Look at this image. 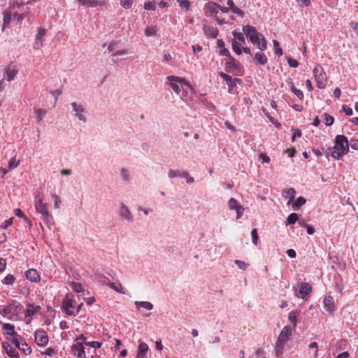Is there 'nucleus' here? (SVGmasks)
<instances>
[{"label": "nucleus", "mask_w": 358, "mask_h": 358, "mask_svg": "<svg viewBox=\"0 0 358 358\" xmlns=\"http://www.w3.org/2000/svg\"><path fill=\"white\" fill-rule=\"evenodd\" d=\"M17 73L18 69L13 63L10 64L4 69V75L6 76L5 78L8 82L12 81L17 76Z\"/></svg>", "instance_id": "8"}, {"label": "nucleus", "mask_w": 358, "mask_h": 358, "mask_svg": "<svg viewBox=\"0 0 358 358\" xmlns=\"http://www.w3.org/2000/svg\"><path fill=\"white\" fill-rule=\"evenodd\" d=\"M234 262L238 266V267L241 270H245L248 266V264L241 260H235Z\"/></svg>", "instance_id": "53"}, {"label": "nucleus", "mask_w": 358, "mask_h": 358, "mask_svg": "<svg viewBox=\"0 0 358 358\" xmlns=\"http://www.w3.org/2000/svg\"><path fill=\"white\" fill-rule=\"evenodd\" d=\"M168 176L171 178H175V177L187 178L188 176V172L185 171H181V170L171 169L169 171Z\"/></svg>", "instance_id": "26"}, {"label": "nucleus", "mask_w": 358, "mask_h": 358, "mask_svg": "<svg viewBox=\"0 0 358 358\" xmlns=\"http://www.w3.org/2000/svg\"><path fill=\"white\" fill-rule=\"evenodd\" d=\"M299 224L301 225V226H304L307 228V233L310 235H312L314 234L315 232V229L313 226L311 225H309V224H307L306 223H303V222H301V221H299Z\"/></svg>", "instance_id": "54"}, {"label": "nucleus", "mask_w": 358, "mask_h": 358, "mask_svg": "<svg viewBox=\"0 0 358 358\" xmlns=\"http://www.w3.org/2000/svg\"><path fill=\"white\" fill-rule=\"evenodd\" d=\"M287 62H288L289 66L293 67V68L297 67L299 65L298 62L296 59H292L291 57L287 58Z\"/></svg>", "instance_id": "61"}, {"label": "nucleus", "mask_w": 358, "mask_h": 358, "mask_svg": "<svg viewBox=\"0 0 358 358\" xmlns=\"http://www.w3.org/2000/svg\"><path fill=\"white\" fill-rule=\"evenodd\" d=\"M219 75L224 79V80H225L227 85L229 87V92L232 93L234 91V87L236 86L234 78H232L231 76L224 73V72H220Z\"/></svg>", "instance_id": "17"}, {"label": "nucleus", "mask_w": 358, "mask_h": 358, "mask_svg": "<svg viewBox=\"0 0 358 358\" xmlns=\"http://www.w3.org/2000/svg\"><path fill=\"white\" fill-rule=\"evenodd\" d=\"M156 28L154 27H147L145 29V34L147 36H155L156 34Z\"/></svg>", "instance_id": "48"}, {"label": "nucleus", "mask_w": 358, "mask_h": 358, "mask_svg": "<svg viewBox=\"0 0 358 358\" xmlns=\"http://www.w3.org/2000/svg\"><path fill=\"white\" fill-rule=\"evenodd\" d=\"M298 219H299L298 214H296L295 213H292L288 215L287 220H286V224L287 225L294 224L296 223V222L297 221Z\"/></svg>", "instance_id": "35"}, {"label": "nucleus", "mask_w": 358, "mask_h": 358, "mask_svg": "<svg viewBox=\"0 0 358 358\" xmlns=\"http://www.w3.org/2000/svg\"><path fill=\"white\" fill-rule=\"evenodd\" d=\"M85 345L94 348H99L101 346V343L98 341L85 342Z\"/></svg>", "instance_id": "59"}, {"label": "nucleus", "mask_w": 358, "mask_h": 358, "mask_svg": "<svg viewBox=\"0 0 358 358\" xmlns=\"http://www.w3.org/2000/svg\"><path fill=\"white\" fill-rule=\"evenodd\" d=\"M10 9L20 11L21 13L25 11L27 14L29 13V8L25 6L24 3H19L18 1L14 2Z\"/></svg>", "instance_id": "27"}, {"label": "nucleus", "mask_w": 358, "mask_h": 358, "mask_svg": "<svg viewBox=\"0 0 358 358\" xmlns=\"http://www.w3.org/2000/svg\"><path fill=\"white\" fill-rule=\"evenodd\" d=\"M243 31L245 36L249 38L250 40L252 38H254V37L258 36L260 33H259L256 28L250 26V25H246L243 27Z\"/></svg>", "instance_id": "16"}, {"label": "nucleus", "mask_w": 358, "mask_h": 358, "mask_svg": "<svg viewBox=\"0 0 358 358\" xmlns=\"http://www.w3.org/2000/svg\"><path fill=\"white\" fill-rule=\"evenodd\" d=\"M250 41L254 45H257L260 50L263 51L266 49V41L262 34H259L258 36L254 37V38H252Z\"/></svg>", "instance_id": "12"}, {"label": "nucleus", "mask_w": 358, "mask_h": 358, "mask_svg": "<svg viewBox=\"0 0 358 358\" xmlns=\"http://www.w3.org/2000/svg\"><path fill=\"white\" fill-rule=\"evenodd\" d=\"M306 202V200L304 197L303 196H299L296 199V200L294 201V203H293V208L294 209L296 208H300L301 206H302L303 204H305Z\"/></svg>", "instance_id": "37"}, {"label": "nucleus", "mask_w": 358, "mask_h": 358, "mask_svg": "<svg viewBox=\"0 0 358 358\" xmlns=\"http://www.w3.org/2000/svg\"><path fill=\"white\" fill-rule=\"evenodd\" d=\"M167 80L171 82L169 85L173 89V90L176 93L179 94V92L181 91V87L178 85L177 83H182L185 81V80L182 78L175 76H168Z\"/></svg>", "instance_id": "9"}, {"label": "nucleus", "mask_w": 358, "mask_h": 358, "mask_svg": "<svg viewBox=\"0 0 358 358\" xmlns=\"http://www.w3.org/2000/svg\"><path fill=\"white\" fill-rule=\"evenodd\" d=\"M148 346L145 343H141L138 345L137 358H146Z\"/></svg>", "instance_id": "28"}, {"label": "nucleus", "mask_w": 358, "mask_h": 358, "mask_svg": "<svg viewBox=\"0 0 358 358\" xmlns=\"http://www.w3.org/2000/svg\"><path fill=\"white\" fill-rule=\"evenodd\" d=\"M203 31L207 36H208L213 38H215L218 35L217 29L215 28L212 26H208V25L204 24Z\"/></svg>", "instance_id": "25"}, {"label": "nucleus", "mask_w": 358, "mask_h": 358, "mask_svg": "<svg viewBox=\"0 0 358 358\" xmlns=\"http://www.w3.org/2000/svg\"><path fill=\"white\" fill-rule=\"evenodd\" d=\"M251 236L252 239V243L254 245H257L258 243V234H257V229H254L251 231Z\"/></svg>", "instance_id": "49"}, {"label": "nucleus", "mask_w": 358, "mask_h": 358, "mask_svg": "<svg viewBox=\"0 0 358 358\" xmlns=\"http://www.w3.org/2000/svg\"><path fill=\"white\" fill-rule=\"evenodd\" d=\"M229 59V61L225 64L226 67L233 70H239L240 64L231 56Z\"/></svg>", "instance_id": "29"}, {"label": "nucleus", "mask_w": 358, "mask_h": 358, "mask_svg": "<svg viewBox=\"0 0 358 358\" xmlns=\"http://www.w3.org/2000/svg\"><path fill=\"white\" fill-rule=\"evenodd\" d=\"M144 8L148 10H154L156 8L155 4L152 1L145 3Z\"/></svg>", "instance_id": "56"}, {"label": "nucleus", "mask_w": 358, "mask_h": 358, "mask_svg": "<svg viewBox=\"0 0 358 358\" xmlns=\"http://www.w3.org/2000/svg\"><path fill=\"white\" fill-rule=\"evenodd\" d=\"M255 59L261 65H264L268 61L266 56L264 54L259 52H257L255 55Z\"/></svg>", "instance_id": "34"}, {"label": "nucleus", "mask_w": 358, "mask_h": 358, "mask_svg": "<svg viewBox=\"0 0 358 358\" xmlns=\"http://www.w3.org/2000/svg\"><path fill=\"white\" fill-rule=\"evenodd\" d=\"M26 278L31 282H37L40 281L41 277L36 269L31 268L26 271Z\"/></svg>", "instance_id": "18"}, {"label": "nucleus", "mask_w": 358, "mask_h": 358, "mask_svg": "<svg viewBox=\"0 0 358 358\" xmlns=\"http://www.w3.org/2000/svg\"><path fill=\"white\" fill-rule=\"evenodd\" d=\"M121 176H122V180L125 182H129L130 180L129 171L125 168L122 169Z\"/></svg>", "instance_id": "45"}, {"label": "nucleus", "mask_w": 358, "mask_h": 358, "mask_svg": "<svg viewBox=\"0 0 358 358\" xmlns=\"http://www.w3.org/2000/svg\"><path fill=\"white\" fill-rule=\"evenodd\" d=\"M13 343L10 342L9 338L8 341L3 343V347L6 350V354L11 358H20V355L17 352V348L13 346Z\"/></svg>", "instance_id": "7"}, {"label": "nucleus", "mask_w": 358, "mask_h": 358, "mask_svg": "<svg viewBox=\"0 0 358 358\" xmlns=\"http://www.w3.org/2000/svg\"><path fill=\"white\" fill-rule=\"evenodd\" d=\"M3 327L6 331V334L11 336V338L18 337V338H21V336L15 331L14 325L9 323L3 324Z\"/></svg>", "instance_id": "22"}, {"label": "nucleus", "mask_w": 358, "mask_h": 358, "mask_svg": "<svg viewBox=\"0 0 358 358\" xmlns=\"http://www.w3.org/2000/svg\"><path fill=\"white\" fill-rule=\"evenodd\" d=\"M180 6L185 9V10H187L189 8V1L188 0H178Z\"/></svg>", "instance_id": "51"}, {"label": "nucleus", "mask_w": 358, "mask_h": 358, "mask_svg": "<svg viewBox=\"0 0 358 358\" xmlns=\"http://www.w3.org/2000/svg\"><path fill=\"white\" fill-rule=\"evenodd\" d=\"M76 1L82 6H87L88 7H95L97 6H103L104 1L97 0H76Z\"/></svg>", "instance_id": "20"}, {"label": "nucleus", "mask_w": 358, "mask_h": 358, "mask_svg": "<svg viewBox=\"0 0 358 358\" xmlns=\"http://www.w3.org/2000/svg\"><path fill=\"white\" fill-rule=\"evenodd\" d=\"M71 105L73 110L75 112V115L79 119V120L86 122L87 117L84 115V113L86 112L85 107L76 102H72Z\"/></svg>", "instance_id": "5"}, {"label": "nucleus", "mask_w": 358, "mask_h": 358, "mask_svg": "<svg viewBox=\"0 0 358 358\" xmlns=\"http://www.w3.org/2000/svg\"><path fill=\"white\" fill-rule=\"evenodd\" d=\"M291 91L299 99H302L303 98V93L301 90H298L295 87L293 83H291L290 85Z\"/></svg>", "instance_id": "39"}, {"label": "nucleus", "mask_w": 358, "mask_h": 358, "mask_svg": "<svg viewBox=\"0 0 358 358\" xmlns=\"http://www.w3.org/2000/svg\"><path fill=\"white\" fill-rule=\"evenodd\" d=\"M74 307V301L72 299H66L63 301L62 308L66 314L69 315H73V311L70 310L69 309L70 308Z\"/></svg>", "instance_id": "23"}, {"label": "nucleus", "mask_w": 358, "mask_h": 358, "mask_svg": "<svg viewBox=\"0 0 358 358\" xmlns=\"http://www.w3.org/2000/svg\"><path fill=\"white\" fill-rule=\"evenodd\" d=\"M11 315L8 317L9 320H15V317L18 315L20 313L24 312V307L17 302L12 303L10 304Z\"/></svg>", "instance_id": "11"}, {"label": "nucleus", "mask_w": 358, "mask_h": 358, "mask_svg": "<svg viewBox=\"0 0 358 358\" xmlns=\"http://www.w3.org/2000/svg\"><path fill=\"white\" fill-rule=\"evenodd\" d=\"M349 146H350L355 150H358V140L351 139L349 143Z\"/></svg>", "instance_id": "60"}, {"label": "nucleus", "mask_w": 358, "mask_h": 358, "mask_svg": "<svg viewBox=\"0 0 358 358\" xmlns=\"http://www.w3.org/2000/svg\"><path fill=\"white\" fill-rule=\"evenodd\" d=\"M43 196L41 194L36 196L35 208L36 211L41 215V219L47 224H52L53 217L48 210V205L43 202Z\"/></svg>", "instance_id": "2"}, {"label": "nucleus", "mask_w": 358, "mask_h": 358, "mask_svg": "<svg viewBox=\"0 0 358 358\" xmlns=\"http://www.w3.org/2000/svg\"><path fill=\"white\" fill-rule=\"evenodd\" d=\"M311 290H312V287L308 283H307V282L301 283L300 287H299L300 296H299V297H301L302 299H304L305 296H306L311 292Z\"/></svg>", "instance_id": "19"}, {"label": "nucleus", "mask_w": 358, "mask_h": 358, "mask_svg": "<svg viewBox=\"0 0 358 358\" xmlns=\"http://www.w3.org/2000/svg\"><path fill=\"white\" fill-rule=\"evenodd\" d=\"M15 281V277L13 275L8 274L7 275L4 280L3 283L6 285H12Z\"/></svg>", "instance_id": "50"}, {"label": "nucleus", "mask_w": 358, "mask_h": 358, "mask_svg": "<svg viewBox=\"0 0 358 358\" xmlns=\"http://www.w3.org/2000/svg\"><path fill=\"white\" fill-rule=\"evenodd\" d=\"M231 10L234 13L236 14L238 16H241V17L244 16V14H245L244 12L241 9L238 8L236 5L234 6V7H232L231 8Z\"/></svg>", "instance_id": "55"}, {"label": "nucleus", "mask_w": 358, "mask_h": 358, "mask_svg": "<svg viewBox=\"0 0 358 358\" xmlns=\"http://www.w3.org/2000/svg\"><path fill=\"white\" fill-rule=\"evenodd\" d=\"M217 6L218 5L217 4H213L208 7V11L210 13L211 15H216L218 13L217 9V8H218Z\"/></svg>", "instance_id": "62"}, {"label": "nucleus", "mask_w": 358, "mask_h": 358, "mask_svg": "<svg viewBox=\"0 0 358 358\" xmlns=\"http://www.w3.org/2000/svg\"><path fill=\"white\" fill-rule=\"evenodd\" d=\"M120 216L125 218L128 221L132 220L131 213L130 212L129 208L124 203L120 204Z\"/></svg>", "instance_id": "24"}, {"label": "nucleus", "mask_w": 358, "mask_h": 358, "mask_svg": "<svg viewBox=\"0 0 358 358\" xmlns=\"http://www.w3.org/2000/svg\"><path fill=\"white\" fill-rule=\"evenodd\" d=\"M285 345V343L277 340L275 347V354L277 357H280L283 354Z\"/></svg>", "instance_id": "30"}, {"label": "nucleus", "mask_w": 358, "mask_h": 358, "mask_svg": "<svg viewBox=\"0 0 358 358\" xmlns=\"http://www.w3.org/2000/svg\"><path fill=\"white\" fill-rule=\"evenodd\" d=\"M13 10V17L15 19H17V20L18 22L22 20L27 15V13H26L25 11L18 13L17 10Z\"/></svg>", "instance_id": "38"}, {"label": "nucleus", "mask_w": 358, "mask_h": 358, "mask_svg": "<svg viewBox=\"0 0 358 358\" xmlns=\"http://www.w3.org/2000/svg\"><path fill=\"white\" fill-rule=\"evenodd\" d=\"M299 312L297 310H292L288 315L289 320L292 323L294 329L296 327V317H298Z\"/></svg>", "instance_id": "32"}, {"label": "nucleus", "mask_w": 358, "mask_h": 358, "mask_svg": "<svg viewBox=\"0 0 358 358\" xmlns=\"http://www.w3.org/2000/svg\"><path fill=\"white\" fill-rule=\"evenodd\" d=\"M108 285L117 292L124 293L120 283L108 282Z\"/></svg>", "instance_id": "43"}, {"label": "nucleus", "mask_w": 358, "mask_h": 358, "mask_svg": "<svg viewBox=\"0 0 358 358\" xmlns=\"http://www.w3.org/2000/svg\"><path fill=\"white\" fill-rule=\"evenodd\" d=\"M284 192H285L287 196H289V201L288 202V204H289V203L294 199L295 197V194H296V191L294 190V188H289V189H285L284 190Z\"/></svg>", "instance_id": "40"}, {"label": "nucleus", "mask_w": 358, "mask_h": 358, "mask_svg": "<svg viewBox=\"0 0 358 358\" xmlns=\"http://www.w3.org/2000/svg\"><path fill=\"white\" fill-rule=\"evenodd\" d=\"M72 351L78 357L82 358L84 357L85 358V350L82 343L78 342L77 345H73Z\"/></svg>", "instance_id": "21"}, {"label": "nucleus", "mask_w": 358, "mask_h": 358, "mask_svg": "<svg viewBox=\"0 0 358 358\" xmlns=\"http://www.w3.org/2000/svg\"><path fill=\"white\" fill-rule=\"evenodd\" d=\"M73 288V290L78 293L83 291V287L80 283H74Z\"/></svg>", "instance_id": "64"}, {"label": "nucleus", "mask_w": 358, "mask_h": 358, "mask_svg": "<svg viewBox=\"0 0 358 358\" xmlns=\"http://www.w3.org/2000/svg\"><path fill=\"white\" fill-rule=\"evenodd\" d=\"M45 34V29L44 28H39L38 30V33L36 36L35 42L34 43L33 48L35 50H38L43 46L42 38Z\"/></svg>", "instance_id": "14"}, {"label": "nucleus", "mask_w": 358, "mask_h": 358, "mask_svg": "<svg viewBox=\"0 0 358 358\" xmlns=\"http://www.w3.org/2000/svg\"><path fill=\"white\" fill-rule=\"evenodd\" d=\"M0 313L3 316L9 317L10 315H11L10 305H8V306H6L2 310H1Z\"/></svg>", "instance_id": "57"}, {"label": "nucleus", "mask_w": 358, "mask_h": 358, "mask_svg": "<svg viewBox=\"0 0 358 358\" xmlns=\"http://www.w3.org/2000/svg\"><path fill=\"white\" fill-rule=\"evenodd\" d=\"M52 199L54 200V206L55 208H58L59 207V204L61 203V200L59 197L56 194H52Z\"/></svg>", "instance_id": "58"}, {"label": "nucleus", "mask_w": 358, "mask_h": 358, "mask_svg": "<svg viewBox=\"0 0 358 358\" xmlns=\"http://www.w3.org/2000/svg\"><path fill=\"white\" fill-rule=\"evenodd\" d=\"M133 3V0H120V5L125 9L129 8Z\"/></svg>", "instance_id": "52"}, {"label": "nucleus", "mask_w": 358, "mask_h": 358, "mask_svg": "<svg viewBox=\"0 0 358 358\" xmlns=\"http://www.w3.org/2000/svg\"><path fill=\"white\" fill-rule=\"evenodd\" d=\"M334 118L333 116L324 113V124L326 126H331L334 124Z\"/></svg>", "instance_id": "44"}, {"label": "nucleus", "mask_w": 358, "mask_h": 358, "mask_svg": "<svg viewBox=\"0 0 358 358\" xmlns=\"http://www.w3.org/2000/svg\"><path fill=\"white\" fill-rule=\"evenodd\" d=\"M12 15H13L12 9H10V11H7L4 14L2 31H3L5 29V28L8 26V24L10 22Z\"/></svg>", "instance_id": "33"}, {"label": "nucleus", "mask_w": 358, "mask_h": 358, "mask_svg": "<svg viewBox=\"0 0 358 358\" xmlns=\"http://www.w3.org/2000/svg\"><path fill=\"white\" fill-rule=\"evenodd\" d=\"M342 110L344 111V113L347 115H352L353 112H352V109L348 106H347L346 105H343V108H342Z\"/></svg>", "instance_id": "63"}, {"label": "nucleus", "mask_w": 358, "mask_h": 358, "mask_svg": "<svg viewBox=\"0 0 358 358\" xmlns=\"http://www.w3.org/2000/svg\"><path fill=\"white\" fill-rule=\"evenodd\" d=\"M135 305L138 309L140 308H144L147 310H152L153 308V305L149 301H135Z\"/></svg>", "instance_id": "31"}, {"label": "nucleus", "mask_w": 358, "mask_h": 358, "mask_svg": "<svg viewBox=\"0 0 358 358\" xmlns=\"http://www.w3.org/2000/svg\"><path fill=\"white\" fill-rule=\"evenodd\" d=\"M349 150L348 138L344 135H337L335 138V145L332 148L331 156L336 159H340Z\"/></svg>", "instance_id": "1"}, {"label": "nucleus", "mask_w": 358, "mask_h": 358, "mask_svg": "<svg viewBox=\"0 0 358 358\" xmlns=\"http://www.w3.org/2000/svg\"><path fill=\"white\" fill-rule=\"evenodd\" d=\"M292 337V329L289 326H285L280 331L278 340L280 342L287 343Z\"/></svg>", "instance_id": "13"}, {"label": "nucleus", "mask_w": 358, "mask_h": 358, "mask_svg": "<svg viewBox=\"0 0 358 358\" xmlns=\"http://www.w3.org/2000/svg\"><path fill=\"white\" fill-rule=\"evenodd\" d=\"M10 342H11L15 347L23 352L25 355H29L31 352V347H29L25 342L22 343V338H18V337L15 338H9Z\"/></svg>", "instance_id": "4"}, {"label": "nucleus", "mask_w": 358, "mask_h": 358, "mask_svg": "<svg viewBox=\"0 0 358 358\" xmlns=\"http://www.w3.org/2000/svg\"><path fill=\"white\" fill-rule=\"evenodd\" d=\"M324 306L325 310L330 314L333 315L335 311V303L334 299L331 296H327L324 299Z\"/></svg>", "instance_id": "15"}, {"label": "nucleus", "mask_w": 358, "mask_h": 358, "mask_svg": "<svg viewBox=\"0 0 358 358\" xmlns=\"http://www.w3.org/2000/svg\"><path fill=\"white\" fill-rule=\"evenodd\" d=\"M241 46L239 43L236 41H233L232 43V48L236 54L240 55L242 53V50L241 49Z\"/></svg>", "instance_id": "46"}, {"label": "nucleus", "mask_w": 358, "mask_h": 358, "mask_svg": "<svg viewBox=\"0 0 358 358\" xmlns=\"http://www.w3.org/2000/svg\"><path fill=\"white\" fill-rule=\"evenodd\" d=\"M35 341L38 345L45 346L48 342V337L45 331L38 330L35 332Z\"/></svg>", "instance_id": "10"}, {"label": "nucleus", "mask_w": 358, "mask_h": 358, "mask_svg": "<svg viewBox=\"0 0 358 358\" xmlns=\"http://www.w3.org/2000/svg\"><path fill=\"white\" fill-rule=\"evenodd\" d=\"M46 113L47 110L43 108H40L36 110V119L38 122H40L43 120Z\"/></svg>", "instance_id": "42"}, {"label": "nucleus", "mask_w": 358, "mask_h": 358, "mask_svg": "<svg viewBox=\"0 0 358 358\" xmlns=\"http://www.w3.org/2000/svg\"><path fill=\"white\" fill-rule=\"evenodd\" d=\"M233 35L235 38V41H238L240 45H243L245 44V40L243 34L240 33V32L234 31Z\"/></svg>", "instance_id": "36"}, {"label": "nucleus", "mask_w": 358, "mask_h": 358, "mask_svg": "<svg viewBox=\"0 0 358 358\" xmlns=\"http://www.w3.org/2000/svg\"><path fill=\"white\" fill-rule=\"evenodd\" d=\"M229 208L231 210H235L236 213V220H239L244 212V208L234 198H231L228 201Z\"/></svg>", "instance_id": "6"}, {"label": "nucleus", "mask_w": 358, "mask_h": 358, "mask_svg": "<svg viewBox=\"0 0 358 358\" xmlns=\"http://www.w3.org/2000/svg\"><path fill=\"white\" fill-rule=\"evenodd\" d=\"M313 73L317 87L320 89L324 88L327 84V78L322 66L317 65L313 69Z\"/></svg>", "instance_id": "3"}, {"label": "nucleus", "mask_w": 358, "mask_h": 358, "mask_svg": "<svg viewBox=\"0 0 358 358\" xmlns=\"http://www.w3.org/2000/svg\"><path fill=\"white\" fill-rule=\"evenodd\" d=\"M39 307L36 308L34 305L29 304L27 309V315L28 316H31L35 314V313L37 312V309Z\"/></svg>", "instance_id": "47"}, {"label": "nucleus", "mask_w": 358, "mask_h": 358, "mask_svg": "<svg viewBox=\"0 0 358 358\" xmlns=\"http://www.w3.org/2000/svg\"><path fill=\"white\" fill-rule=\"evenodd\" d=\"M20 164V160H16L15 157H12L8 162L9 170L15 169Z\"/></svg>", "instance_id": "41"}]
</instances>
